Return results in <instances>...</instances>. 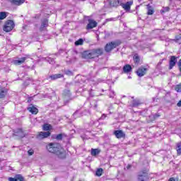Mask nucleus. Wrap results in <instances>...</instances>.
Segmentation results:
<instances>
[{"label": "nucleus", "instance_id": "f257e3e1", "mask_svg": "<svg viewBox=\"0 0 181 181\" xmlns=\"http://www.w3.org/2000/svg\"><path fill=\"white\" fill-rule=\"evenodd\" d=\"M47 151L57 155L59 159H66V151L57 143H50L47 145Z\"/></svg>", "mask_w": 181, "mask_h": 181}, {"label": "nucleus", "instance_id": "f03ea898", "mask_svg": "<svg viewBox=\"0 0 181 181\" xmlns=\"http://www.w3.org/2000/svg\"><path fill=\"white\" fill-rule=\"evenodd\" d=\"M103 53V48L93 49L91 51H86L82 54L83 59H95L99 57Z\"/></svg>", "mask_w": 181, "mask_h": 181}, {"label": "nucleus", "instance_id": "7ed1b4c3", "mask_svg": "<svg viewBox=\"0 0 181 181\" xmlns=\"http://www.w3.org/2000/svg\"><path fill=\"white\" fill-rule=\"evenodd\" d=\"M121 45V40H117L115 41L110 42L107 43L105 47V50L107 52V53L111 52V50H113V49H115L116 47H118Z\"/></svg>", "mask_w": 181, "mask_h": 181}, {"label": "nucleus", "instance_id": "20e7f679", "mask_svg": "<svg viewBox=\"0 0 181 181\" xmlns=\"http://www.w3.org/2000/svg\"><path fill=\"white\" fill-rule=\"evenodd\" d=\"M62 97H63L64 105H66V104H68L69 102L73 100V97L71 96V92H70V90L69 89H65L64 90Z\"/></svg>", "mask_w": 181, "mask_h": 181}, {"label": "nucleus", "instance_id": "39448f33", "mask_svg": "<svg viewBox=\"0 0 181 181\" xmlns=\"http://www.w3.org/2000/svg\"><path fill=\"white\" fill-rule=\"evenodd\" d=\"M149 180V175L148 170H144L139 173L137 175V181H148Z\"/></svg>", "mask_w": 181, "mask_h": 181}, {"label": "nucleus", "instance_id": "423d86ee", "mask_svg": "<svg viewBox=\"0 0 181 181\" xmlns=\"http://www.w3.org/2000/svg\"><path fill=\"white\" fill-rule=\"evenodd\" d=\"M15 28V23L12 20H8L5 22L3 27V30L4 32H11Z\"/></svg>", "mask_w": 181, "mask_h": 181}, {"label": "nucleus", "instance_id": "0eeeda50", "mask_svg": "<svg viewBox=\"0 0 181 181\" xmlns=\"http://www.w3.org/2000/svg\"><path fill=\"white\" fill-rule=\"evenodd\" d=\"M27 59H30V54H25V57H23L19 59L14 60L13 64H16V66H21V64H23V63H25V62H26Z\"/></svg>", "mask_w": 181, "mask_h": 181}, {"label": "nucleus", "instance_id": "6e6552de", "mask_svg": "<svg viewBox=\"0 0 181 181\" xmlns=\"http://www.w3.org/2000/svg\"><path fill=\"white\" fill-rule=\"evenodd\" d=\"M122 2H124V0H107L110 8H117V6H121Z\"/></svg>", "mask_w": 181, "mask_h": 181}, {"label": "nucleus", "instance_id": "1a4fd4ad", "mask_svg": "<svg viewBox=\"0 0 181 181\" xmlns=\"http://www.w3.org/2000/svg\"><path fill=\"white\" fill-rule=\"evenodd\" d=\"M88 23L86 25L87 30H90V29H94V28H97V21L95 20H93L91 18H89L88 20Z\"/></svg>", "mask_w": 181, "mask_h": 181}, {"label": "nucleus", "instance_id": "9d476101", "mask_svg": "<svg viewBox=\"0 0 181 181\" xmlns=\"http://www.w3.org/2000/svg\"><path fill=\"white\" fill-rule=\"evenodd\" d=\"M48 136H50V132H41L37 135L36 138L40 141Z\"/></svg>", "mask_w": 181, "mask_h": 181}, {"label": "nucleus", "instance_id": "9b49d317", "mask_svg": "<svg viewBox=\"0 0 181 181\" xmlns=\"http://www.w3.org/2000/svg\"><path fill=\"white\" fill-rule=\"evenodd\" d=\"M146 71H148V69L144 68V66H141L138 69L136 73L139 77H144V75L146 74Z\"/></svg>", "mask_w": 181, "mask_h": 181}, {"label": "nucleus", "instance_id": "f8f14e48", "mask_svg": "<svg viewBox=\"0 0 181 181\" xmlns=\"http://www.w3.org/2000/svg\"><path fill=\"white\" fill-rule=\"evenodd\" d=\"M177 62V59H176V57L172 56L170 59L169 62V69L172 70L175 66H176V63Z\"/></svg>", "mask_w": 181, "mask_h": 181}, {"label": "nucleus", "instance_id": "ddd939ff", "mask_svg": "<svg viewBox=\"0 0 181 181\" xmlns=\"http://www.w3.org/2000/svg\"><path fill=\"white\" fill-rule=\"evenodd\" d=\"M64 77V76L62 74H52L51 76H49V77L47 78V80H49L50 78V80L52 81H54V80H57L59 78H62Z\"/></svg>", "mask_w": 181, "mask_h": 181}, {"label": "nucleus", "instance_id": "4468645a", "mask_svg": "<svg viewBox=\"0 0 181 181\" xmlns=\"http://www.w3.org/2000/svg\"><path fill=\"white\" fill-rule=\"evenodd\" d=\"M132 4V1H127L126 4H124L123 1L120 4V6H122L124 11H130Z\"/></svg>", "mask_w": 181, "mask_h": 181}, {"label": "nucleus", "instance_id": "2eb2a0df", "mask_svg": "<svg viewBox=\"0 0 181 181\" xmlns=\"http://www.w3.org/2000/svg\"><path fill=\"white\" fill-rule=\"evenodd\" d=\"M114 135L117 138V139H121V138H125V133L122 130H116L114 132Z\"/></svg>", "mask_w": 181, "mask_h": 181}, {"label": "nucleus", "instance_id": "dca6fc26", "mask_svg": "<svg viewBox=\"0 0 181 181\" xmlns=\"http://www.w3.org/2000/svg\"><path fill=\"white\" fill-rule=\"evenodd\" d=\"M9 181H25V178L21 174H17L14 177H9L8 178Z\"/></svg>", "mask_w": 181, "mask_h": 181}, {"label": "nucleus", "instance_id": "f3484780", "mask_svg": "<svg viewBox=\"0 0 181 181\" xmlns=\"http://www.w3.org/2000/svg\"><path fill=\"white\" fill-rule=\"evenodd\" d=\"M49 26V21L47 19H44L42 21L41 26L40 28V30L42 32L43 30H46V28Z\"/></svg>", "mask_w": 181, "mask_h": 181}, {"label": "nucleus", "instance_id": "a211bd4d", "mask_svg": "<svg viewBox=\"0 0 181 181\" xmlns=\"http://www.w3.org/2000/svg\"><path fill=\"white\" fill-rule=\"evenodd\" d=\"M28 111H29L30 112H31V114H34L36 115L39 112V110H37V108H36L35 106H33V105H30V106L27 108Z\"/></svg>", "mask_w": 181, "mask_h": 181}, {"label": "nucleus", "instance_id": "6ab92c4d", "mask_svg": "<svg viewBox=\"0 0 181 181\" xmlns=\"http://www.w3.org/2000/svg\"><path fill=\"white\" fill-rule=\"evenodd\" d=\"M10 2L13 4V5L19 6L22 5V4H25V0H10Z\"/></svg>", "mask_w": 181, "mask_h": 181}, {"label": "nucleus", "instance_id": "aec40b11", "mask_svg": "<svg viewBox=\"0 0 181 181\" xmlns=\"http://www.w3.org/2000/svg\"><path fill=\"white\" fill-rule=\"evenodd\" d=\"M7 93L8 90H6L5 88L0 87V98H4L5 95H6Z\"/></svg>", "mask_w": 181, "mask_h": 181}, {"label": "nucleus", "instance_id": "412c9836", "mask_svg": "<svg viewBox=\"0 0 181 181\" xmlns=\"http://www.w3.org/2000/svg\"><path fill=\"white\" fill-rule=\"evenodd\" d=\"M14 133L16 134V135L17 136H20V138H23V136H25V134H23V131L22 130V129H16Z\"/></svg>", "mask_w": 181, "mask_h": 181}, {"label": "nucleus", "instance_id": "4be33fe9", "mask_svg": "<svg viewBox=\"0 0 181 181\" xmlns=\"http://www.w3.org/2000/svg\"><path fill=\"white\" fill-rule=\"evenodd\" d=\"M132 70V66L129 64H126L123 66L124 73H129Z\"/></svg>", "mask_w": 181, "mask_h": 181}, {"label": "nucleus", "instance_id": "5701e85b", "mask_svg": "<svg viewBox=\"0 0 181 181\" xmlns=\"http://www.w3.org/2000/svg\"><path fill=\"white\" fill-rule=\"evenodd\" d=\"M101 152V150L98 148H92L91 149V155L92 156H97Z\"/></svg>", "mask_w": 181, "mask_h": 181}, {"label": "nucleus", "instance_id": "b1692460", "mask_svg": "<svg viewBox=\"0 0 181 181\" xmlns=\"http://www.w3.org/2000/svg\"><path fill=\"white\" fill-rule=\"evenodd\" d=\"M147 9H148L147 15H153V13L155 12V11L153 10V8H152V6H151L149 4L147 5Z\"/></svg>", "mask_w": 181, "mask_h": 181}, {"label": "nucleus", "instance_id": "393cba45", "mask_svg": "<svg viewBox=\"0 0 181 181\" xmlns=\"http://www.w3.org/2000/svg\"><path fill=\"white\" fill-rule=\"evenodd\" d=\"M177 155L181 156V141L177 144Z\"/></svg>", "mask_w": 181, "mask_h": 181}, {"label": "nucleus", "instance_id": "a878e982", "mask_svg": "<svg viewBox=\"0 0 181 181\" xmlns=\"http://www.w3.org/2000/svg\"><path fill=\"white\" fill-rule=\"evenodd\" d=\"M43 59H44V60H46V62L49 63V64H54V59H53L52 58L47 57H45Z\"/></svg>", "mask_w": 181, "mask_h": 181}, {"label": "nucleus", "instance_id": "bb28decb", "mask_svg": "<svg viewBox=\"0 0 181 181\" xmlns=\"http://www.w3.org/2000/svg\"><path fill=\"white\" fill-rule=\"evenodd\" d=\"M84 43V40L80 38L77 41L75 42V46H81Z\"/></svg>", "mask_w": 181, "mask_h": 181}, {"label": "nucleus", "instance_id": "cd10ccee", "mask_svg": "<svg viewBox=\"0 0 181 181\" xmlns=\"http://www.w3.org/2000/svg\"><path fill=\"white\" fill-rule=\"evenodd\" d=\"M51 128H52V125L49 124H45L42 127L43 131H49Z\"/></svg>", "mask_w": 181, "mask_h": 181}, {"label": "nucleus", "instance_id": "c85d7f7f", "mask_svg": "<svg viewBox=\"0 0 181 181\" xmlns=\"http://www.w3.org/2000/svg\"><path fill=\"white\" fill-rule=\"evenodd\" d=\"M103 168H98L96 170V173H95L96 176H98V177L101 176L103 175Z\"/></svg>", "mask_w": 181, "mask_h": 181}, {"label": "nucleus", "instance_id": "c756f323", "mask_svg": "<svg viewBox=\"0 0 181 181\" xmlns=\"http://www.w3.org/2000/svg\"><path fill=\"white\" fill-rule=\"evenodd\" d=\"M64 73L66 76H73V72L69 69H64Z\"/></svg>", "mask_w": 181, "mask_h": 181}, {"label": "nucleus", "instance_id": "7c9ffc66", "mask_svg": "<svg viewBox=\"0 0 181 181\" xmlns=\"http://www.w3.org/2000/svg\"><path fill=\"white\" fill-rule=\"evenodd\" d=\"M6 18V12H0V20L3 21V19H5Z\"/></svg>", "mask_w": 181, "mask_h": 181}, {"label": "nucleus", "instance_id": "2f4dec72", "mask_svg": "<svg viewBox=\"0 0 181 181\" xmlns=\"http://www.w3.org/2000/svg\"><path fill=\"white\" fill-rule=\"evenodd\" d=\"M140 59H139V57L137 55V54H135L134 56V63H139V62H140Z\"/></svg>", "mask_w": 181, "mask_h": 181}, {"label": "nucleus", "instance_id": "473e14b6", "mask_svg": "<svg viewBox=\"0 0 181 181\" xmlns=\"http://www.w3.org/2000/svg\"><path fill=\"white\" fill-rule=\"evenodd\" d=\"M160 117V114H156V115H151L149 116V118H153V119H156L157 118H159Z\"/></svg>", "mask_w": 181, "mask_h": 181}, {"label": "nucleus", "instance_id": "72a5a7b5", "mask_svg": "<svg viewBox=\"0 0 181 181\" xmlns=\"http://www.w3.org/2000/svg\"><path fill=\"white\" fill-rule=\"evenodd\" d=\"M170 8L166 6V7H164L163 8V9L160 11V12H163V13H165V12H169L170 11Z\"/></svg>", "mask_w": 181, "mask_h": 181}, {"label": "nucleus", "instance_id": "f704fd0d", "mask_svg": "<svg viewBox=\"0 0 181 181\" xmlns=\"http://www.w3.org/2000/svg\"><path fill=\"white\" fill-rule=\"evenodd\" d=\"M175 91H177V93H181V84L175 86Z\"/></svg>", "mask_w": 181, "mask_h": 181}, {"label": "nucleus", "instance_id": "c9c22d12", "mask_svg": "<svg viewBox=\"0 0 181 181\" xmlns=\"http://www.w3.org/2000/svg\"><path fill=\"white\" fill-rule=\"evenodd\" d=\"M133 107H138L139 105V100H134L132 103Z\"/></svg>", "mask_w": 181, "mask_h": 181}, {"label": "nucleus", "instance_id": "e433bc0d", "mask_svg": "<svg viewBox=\"0 0 181 181\" xmlns=\"http://www.w3.org/2000/svg\"><path fill=\"white\" fill-rule=\"evenodd\" d=\"M33 153H35V151L33 149L31 148L28 151V154L29 155V156H32Z\"/></svg>", "mask_w": 181, "mask_h": 181}, {"label": "nucleus", "instance_id": "4c0bfd02", "mask_svg": "<svg viewBox=\"0 0 181 181\" xmlns=\"http://www.w3.org/2000/svg\"><path fill=\"white\" fill-rule=\"evenodd\" d=\"M115 95V92H114V90H110V98H114V96Z\"/></svg>", "mask_w": 181, "mask_h": 181}, {"label": "nucleus", "instance_id": "58836bf2", "mask_svg": "<svg viewBox=\"0 0 181 181\" xmlns=\"http://www.w3.org/2000/svg\"><path fill=\"white\" fill-rule=\"evenodd\" d=\"M56 139L58 140V141H60L63 139V135L62 134H58L57 135V137Z\"/></svg>", "mask_w": 181, "mask_h": 181}, {"label": "nucleus", "instance_id": "ea45409f", "mask_svg": "<svg viewBox=\"0 0 181 181\" xmlns=\"http://www.w3.org/2000/svg\"><path fill=\"white\" fill-rule=\"evenodd\" d=\"M32 100H33V98L32 97H29L28 100H27V103H31Z\"/></svg>", "mask_w": 181, "mask_h": 181}, {"label": "nucleus", "instance_id": "a19ab883", "mask_svg": "<svg viewBox=\"0 0 181 181\" xmlns=\"http://www.w3.org/2000/svg\"><path fill=\"white\" fill-rule=\"evenodd\" d=\"M78 112V110H76L73 116L76 117V115H77V113Z\"/></svg>", "mask_w": 181, "mask_h": 181}, {"label": "nucleus", "instance_id": "79ce46f5", "mask_svg": "<svg viewBox=\"0 0 181 181\" xmlns=\"http://www.w3.org/2000/svg\"><path fill=\"white\" fill-rule=\"evenodd\" d=\"M126 168L127 169H131L132 168V165H128Z\"/></svg>", "mask_w": 181, "mask_h": 181}, {"label": "nucleus", "instance_id": "37998d69", "mask_svg": "<svg viewBox=\"0 0 181 181\" xmlns=\"http://www.w3.org/2000/svg\"><path fill=\"white\" fill-rule=\"evenodd\" d=\"M168 181H176V180L173 177H171L168 180Z\"/></svg>", "mask_w": 181, "mask_h": 181}, {"label": "nucleus", "instance_id": "c03bdc74", "mask_svg": "<svg viewBox=\"0 0 181 181\" xmlns=\"http://www.w3.org/2000/svg\"><path fill=\"white\" fill-rule=\"evenodd\" d=\"M151 122L155 121L156 119H153V117H149Z\"/></svg>", "mask_w": 181, "mask_h": 181}, {"label": "nucleus", "instance_id": "a18cd8bd", "mask_svg": "<svg viewBox=\"0 0 181 181\" xmlns=\"http://www.w3.org/2000/svg\"><path fill=\"white\" fill-rule=\"evenodd\" d=\"M107 21H115V18H107Z\"/></svg>", "mask_w": 181, "mask_h": 181}, {"label": "nucleus", "instance_id": "49530a36", "mask_svg": "<svg viewBox=\"0 0 181 181\" xmlns=\"http://www.w3.org/2000/svg\"><path fill=\"white\" fill-rule=\"evenodd\" d=\"M97 107H98L97 103H95V105H94V108H95V110H96V109H97Z\"/></svg>", "mask_w": 181, "mask_h": 181}, {"label": "nucleus", "instance_id": "de8ad7c7", "mask_svg": "<svg viewBox=\"0 0 181 181\" xmlns=\"http://www.w3.org/2000/svg\"><path fill=\"white\" fill-rule=\"evenodd\" d=\"M158 64H161V63H160V62H159V63H158Z\"/></svg>", "mask_w": 181, "mask_h": 181}]
</instances>
